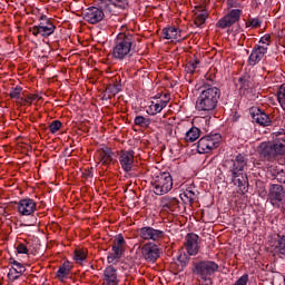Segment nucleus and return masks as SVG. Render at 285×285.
<instances>
[{"label": "nucleus", "instance_id": "obj_34", "mask_svg": "<svg viewBox=\"0 0 285 285\" xmlns=\"http://www.w3.org/2000/svg\"><path fill=\"white\" fill-rule=\"evenodd\" d=\"M134 124L136 126H140V128H148L150 126V119L144 117V116H137L134 119Z\"/></svg>", "mask_w": 285, "mask_h": 285}, {"label": "nucleus", "instance_id": "obj_14", "mask_svg": "<svg viewBox=\"0 0 285 285\" xmlns=\"http://www.w3.org/2000/svg\"><path fill=\"white\" fill-rule=\"evenodd\" d=\"M208 3L210 0H205L202 4L197 6L195 9V20L194 23L199 28L206 23V19H208Z\"/></svg>", "mask_w": 285, "mask_h": 285}, {"label": "nucleus", "instance_id": "obj_15", "mask_svg": "<svg viewBox=\"0 0 285 285\" xmlns=\"http://www.w3.org/2000/svg\"><path fill=\"white\" fill-rule=\"evenodd\" d=\"M119 164L125 173H130L132 166H135V151L134 150H122L119 156Z\"/></svg>", "mask_w": 285, "mask_h": 285}, {"label": "nucleus", "instance_id": "obj_26", "mask_svg": "<svg viewBox=\"0 0 285 285\" xmlns=\"http://www.w3.org/2000/svg\"><path fill=\"white\" fill-rule=\"evenodd\" d=\"M238 88H239V92L240 95H245V97L248 95V92H250V76H242L238 79V83H237Z\"/></svg>", "mask_w": 285, "mask_h": 285}, {"label": "nucleus", "instance_id": "obj_29", "mask_svg": "<svg viewBox=\"0 0 285 285\" xmlns=\"http://www.w3.org/2000/svg\"><path fill=\"white\" fill-rule=\"evenodd\" d=\"M199 135H202V131L197 127H191L185 136V140L193 144V141H197L199 139Z\"/></svg>", "mask_w": 285, "mask_h": 285}, {"label": "nucleus", "instance_id": "obj_44", "mask_svg": "<svg viewBox=\"0 0 285 285\" xmlns=\"http://www.w3.org/2000/svg\"><path fill=\"white\" fill-rule=\"evenodd\" d=\"M259 43L271 46V35H265L261 38Z\"/></svg>", "mask_w": 285, "mask_h": 285}, {"label": "nucleus", "instance_id": "obj_36", "mask_svg": "<svg viewBox=\"0 0 285 285\" xmlns=\"http://www.w3.org/2000/svg\"><path fill=\"white\" fill-rule=\"evenodd\" d=\"M86 257H87L86 250L83 249L75 250L73 259L75 262H77V264H82L83 262H86Z\"/></svg>", "mask_w": 285, "mask_h": 285}, {"label": "nucleus", "instance_id": "obj_16", "mask_svg": "<svg viewBox=\"0 0 285 285\" xmlns=\"http://www.w3.org/2000/svg\"><path fill=\"white\" fill-rule=\"evenodd\" d=\"M9 264H11L12 267L9 269L7 277L11 282H17V279H19V277L26 273V266L13 258H10Z\"/></svg>", "mask_w": 285, "mask_h": 285}, {"label": "nucleus", "instance_id": "obj_7", "mask_svg": "<svg viewBox=\"0 0 285 285\" xmlns=\"http://www.w3.org/2000/svg\"><path fill=\"white\" fill-rule=\"evenodd\" d=\"M57 27H55V23H52V20H50V18H48V16H41L39 18V24L38 26H33L30 29V32L35 36V37H50V35L55 33Z\"/></svg>", "mask_w": 285, "mask_h": 285}, {"label": "nucleus", "instance_id": "obj_42", "mask_svg": "<svg viewBox=\"0 0 285 285\" xmlns=\"http://www.w3.org/2000/svg\"><path fill=\"white\" fill-rule=\"evenodd\" d=\"M17 253H19L20 255H28V246H26L24 244H19L17 246Z\"/></svg>", "mask_w": 285, "mask_h": 285}, {"label": "nucleus", "instance_id": "obj_25", "mask_svg": "<svg viewBox=\"0 0 285 285\" xmlns=\"http://www.w3.org/2000/svg\"><path fill=\"white\" fill-rule=\"evenodd\" d=\"M164 39H171V41H178L181 39V30L177 29L176 27H168L163 30Z\"/></svg>", "mask_w": 285, "mask_h": 285}, {"label": "nucleus", "instance_id": "obj_49", "mask_svg": "<svg viewBox=\"0 0 285 285\" xmlns=\"http://www.w3.org/2000/svg\"><path fill=\"white\" fill-rule=\"evenodd\" d=\"M178 262L180 263L181 268H186L188 261H184V257L179 256Z\"/></svg>", "mask_w": 285, "mask_h": 285}, {"label": "nucleus", "instance_id": "obj_4", "mask_svg": "<svg viewBox=\"0 0 285 285\" xmlns=\"http://www.w3.org/2000/svg\"><path fill=\"white\" fill-rule=\"evenodd\" d=\"M261 155L265 159H275L277 155H285V136L278 135L273 142L261 145Z\"/></svg>", "mask_w": 285, "mask_h": 285}, {"label": "nucleus", "instance_id": "obj_41", "mask_svg": "<svg viewBox=\"0 0 285 285\" xmlns=\"http://www.w3.org/2000/svg\"><path fill=\"white\" fill-rule=\"evenodd\" d=\"M247 26H250L252 28H259V26H262V20H259V18L249 19Z\"/></svg>", "mask_w": 285, "mask_h": 285}, {"label": "nucleus", "instance_id": "obj_22", "mask_svg": "<svg viewBox=\"0 0 285 285\" xmlns=\"http://www.w3.org/2000/svg\"><path fill=\"white\" fill-rule=\"evenodd\" d=\"M266 56L265 47H254L248 58L249 66H257L262 59Z\"/></svg>", "mask_w": 285, "mask_h": 285}, {"label": "nucleus", "instance_id": "obj_31", "mask_svg": "<svg viewBox=\"0 0 285 285\" xmlns=\"http://www.w3.org/2000/svg\"><path fill=\"white\" fill-rule=\"evenodd\" d=\"M275 250L278 253V255H282V257H285V236H278L275 245Z\"/></svg>", "mask_w": 285, "mask_h": 285}, {"label": "nucleus", "instance_id": "obj_48", "mask_svg": "<svg viewBox=\"0 0 285 285\" xmlns=\"http://www.w3.org/2000/svg\"><path fill=\"white\" fill-rule=\"evenodd\" d=\"M199 285H213V279H198Z\"/></svg>", "mask_w": 285, "mask_h": 285}, {"label": "nucleus", "instance_id": "obj_45", "mask_svg": "<svg viewBox=\"0 0 285 285\" xmlns=\"http://www.w3.org/2000/svg\"><path fill=\"white\" fill-rule=\"evenodd\" d=\"M41 99V97L37 96V95H29L26 99H24V104H32V101H37Z\"/></svg>", "mask_w": 285, "mask_h": 285}, {"label": "nucleus", "instance_id": "obj_40", "mask_svg": "<svg viewBox=\"0 0 285 285\" xmlns=\"http://www.w3.org/2000/svg\"><path fill=\"white\" fill-rule=\"evenodd\" d=\"M61 128V121L59 120H53L50 125H49V130L52 135H55V132H58V130Z\"/></svg>", "mask_w": 285, "mask_h": 285}, {"label": "nucleus", "instance_id": "obj_13", "mask_svg": "<svg viewBox=\"0 0 285 285\" xmlns=\"http://www.w3.org/2000/svg\"><path fill=\"white\" fill-rule=\"evenodd\" d=\"M242 17V10L240 9H233L230 12H228L224 18H222L217 22L218 28H230V26H234V23H237L239 21V18Z\"/></svg>", "mask_w": 285, "mask_h": 285}, {"label": "nucleus", "instance_id": "obj_37", "mask_svg": "<svg viewBox=\"0 0 285 285\" xmlns=\"http://www.w3.org/2000/svg\"><path fill=\"white\" fill-rule=\"evenodd\" d=\"M120 91H121V85H117V83L109 85L106 89V92L112 96L119 95Z\"/></svg>", "mask_w": 285, "mask_h": 285}, {"label": "nucleus", "instance_id": "obj_5", "mask_svg": "<svg viewBox=\"0 0 285 285\" xmlns=\"http://www.w3.org/2000/svg\"><path fill=\"white\" fill-rule=\"evenodd\" d=\"M219 271V265L213 261H200L193 263L191 273L197 279H212L213 275Z\"/></svg>", "mask_w": 285, "mask_h": 285}, {"label": "nucleus", "instance_id": "obj_43", "mask_svg": "<svg viewBox=\"0 0 285 285\" xmlns=\"http://www.w3.org/2000/svg\"><path fill=\"white\" fill-rule=\"evenodd\" d=\"M227 6L229 8H239V6H242V0H227Z\"/></svg>", "mask_w": 285, "mask_h": 285}, {"label": "nucleus", "instance_id": "obj_28", "mask_svg": "<svg viewBox=\"0 0 285 285\" xmlns=\"http://www.w3.org/2000/svg\"><path fill=\"white\" fill-rule=\"evenodd\" d=\"M235 186H238V188H244L246 190V186H248V177L244 171H239L237 176H233Z\"/></svg>", "mask_w": 285, "mask_h": 285}, {"label": "nucleus", "instance_id": "obj_1", "mask_svg": "<svg viewBox=\"0 0 285 285\" xmlns=\"http://www.w3.org/2000/svg\"><path fill=\"white\" fill-rule=\"evenodd\" d=\"M219 97H222V90L217 87L205 83L196 100V110L199 112H213L219 104Z\"/></svg>", "mask_w": 285, "mask_h": 285}, {"label": "nucleus", "instance_id": "obj_20", "mask_svg": "<svg viewBox=\"0 0 285 285\" xmlns=\"http://www.w3.org/2000/svg\"><path fill=\"white\" fill-rule=\"evenodd\" d=\"M37 210V203L30 198L21 199L18 203V212L20 215H32Z\"/></svg>", "mask_w": 285, "mask_h": 285}, {"label": "nucleus", "instance_id": "obj_50", "mask_svg": "<svg viewBox=\"0 0 285 285\" xmlns=\"http://www.w3.org/2000/svg\"><path fill=\"white\" fill-rule=\"evenodd\" d=\"M256 48H265L266 52H268V45H257Z\"/></svg>", "mask_w": 285, "mask_h": 285}, {"label": "nucleus", "instance_id": "obj_10", "mask_svg": "<svg viewBox=\"0 0 285 285\" xmlns=\"http://www.w3.org/2000/svg\"><path fill=\"white\" fill-rule=\"evenodd\" d=\"M227 164H228L229 170L232 173V176L237 177V174L244 173L246 166H248V158H246L242 154H238L232 160H229Z\"/></svg>", "mask_w": 285, "mask_h": 285}, {"label": "nucleus", "instance_id": "obj_3", "mask_svg": "<svg viewBox=\"0 0 285 285\" xmlns=\"http://www.w3.org/2000/svg\"><path fill=\"white\" fill-rule=\"evenodd\" d=\"M111 12L112 6L105 2V0H100L99 7L87 8L82 13V18L85 21H87V23L95 24L104 21V17H106V14H110Z\"/></svg>", "mask_w": 285, "mask_h": 285}, {"label": "nucleus", "instance_id": "obj_11", "mask_svg": "<svg viewBox=\"0 0 285 285\" xmlns=\"http://www.w3.org/2000/svg\"><path fill=\"white\" fill-rule=\"evenodd\" d=\"M199 236L197 234H187L185 237V250L190 256L198 255L199 249L202 246H199Z\"/></svg>", "mask_w": 285, "mask_h": 285}, {"label": "nucleus", "instance_id": "obj_24", "mask_svg": "<svg viewBox=\"0 0 285 285\" xmlns=\"http://www.w3.org/2000/svg\"><path fill=\"white\" fill-rule=\"evenodd\" d=\"M98 155L102 166H110V164H112V157H115L112 149L108 147H102L98 150Z\"/></svg>", "mask_w": 285, "mask_h": 285}, {"label": "nucleus", "instance_id": "obj_33", "mask_svg": "<svg viewBox=\"0 0 285 285\" xmlns=\"http://www.w3.org/2000/svg\"><path fill=\"white\" fill-rule=\"evenodd\" d=\"M67 275H70V263H63L57 272V277H59V279H63Z\"/></svg>", "mask_w": 285, "mask_h": 285}, {"label": "nucleus", "instance_id": "obj_12", "mask_svg": "<svg viewBox=\"0 0 285 285\" xmlns=\"http://www.w3.org/2000/svg\"><path fill=\"white\" fill-rule=\"evenodd\" d=\"M139 237L145 240L159 242L164 238V230L155 229L150 226L142 227L138 230Z\"/></svg>", "mask_w": 285, "mask_h": 285}, {"label": "nucleus", "instance_id": "obj_38", "mask_svg": "<svg viewBox=\"0 0 285 285\" xmlns=\"http://www.w3.org/2000/svg\"><path fill=\"white\" fill-rule=\"evenodd\" d=\"M277 100L281 104V107L283 108V110H285V85H283L277 94Z\"/></svg>", "mask_w": 285, "mask_h": 285}, {"label": "nucleus", "instance_id": "obj_18", "mask_svg": "<svg viewBox=\"0 0 285 285\" xmlns=\"http://www.w3.org/2000/svg\"><path fill=\"white\" fill-rule=\"evenodd\" d=\"M102 285H119L117 269L112 266H107L102 274Z\"/></svg>", "mask_w": 285, "mask_h": 285}, {"label": "nucleus", "instance_id": "obj_17", "mask_svg": "<svg viewBox=\"0 0 285 285\" xmlns=\"http://www.w3.org/2000/svg\"><path fill=\"white\" fill-rule=\"evenodd\" d=\"M141 253L147 262H157V259H159V247L153 243L145 244L141 248Z\"/></svg>", "mask_w": 285, "mask_h": 285}, {"label": "nucleus", "instance_id": "obj_32", "mask_svg": "<svg viewBox=\"0 0 285 285\" xmlns=\"http://www.w3.org/2000/svg\"><path fill=\"white\" fill-rule=\"evenodd\" d=\"M111 248H118L121 250H126V239H124L122 235H117L115 237Z\"/></svg>", "mask_w": 285, "mask_h": 285}, {"label": "nucleus", "instance_id": "obj_6", "mask_svg": "<svg viewBox=\"0 0 285 285\" xmlns=\"http://www.w3.org/2000/svg\"><path fill=\"white\" fill-rule=\"evenodd\" d=\"M151 186L155 195H166L173 190V177L170 174L163 173L153 179Z\"/></svg>", "mask_w": 285, "mask_h": 285}, {"label": "nucleus", "instance_id": "obj_46", "mask_svg": "<svg viewBox=\"0 0 285 285\" xmlns=\"http://www.w3.org/2000/svg\"><path fill=\"white\" fill-rule=\"evenodd\" d=\"M275 179L278 180L279 184H285V174L284 171L277 173Z\"/></svg>", "mask_w": 285, "mask_h": 285}, {"label": "nucleus", "instance_id": "obj_30", "mask_svg": "<svg viewBox=\"0 0 285 285\" xmlns=\"http://www.w3.org/2000/svg\"><path fill=\"white\" fill-rule=\"evenodd\" d=\"M180 199L184 202V204H193V202L197 199V194L190 189H187L180 194Z\"/></svg>", "mask_w": 285, "mask_h": 285}, {"label": "nucleus", "instance_id": "obj_39", "mask_svg": "<svg viewBox=\"0 0 285 285\" xmlns=\"http://www.w3.org/2000/svg\"><path fill=\"white\" fill-rule=\"evenodd\" d=\"M23 88L17 86L16 88L11 89L9 96L11 99H19V97H21V92H22Z\"/></svg>", "mask_w": 285, "mask_h": 285}, {"label": "nucleus", "instance_id": "obj_47", "mask_svg": "<svg viewBox=\"0 0 285 285\" xmlns=\"http://www.w3.org/2000/svg\"><path fill=\"white\" fill-rule=\"evenodd\" d=\"M189 66L193 70H197V66H199V60L195 59L194 61L189 62Z\"/></svg>", "mask_w": 285, "mask_h": 285}, {"label": "nucleus", "instance_id": "obj_2", "mask_svg": "<svg viewBox=\"0 0 285 285\" xmlns=\"http://www.w3.org/2000/svg\"><path fill=\"white\" fill-rule=\"evenodd\" d=\"M136 46L137 42L132 33L120 32L115 40L112 57L115 59H119L120 61L124 59H128V57H132V52H135Z\"/></svg>", "mask_w": 285, "mask_h": 285}, {"label": "nucleus", "instance_id": "obj_23", "mask_svg": "<svg viewBox=\"0 0 285 285\" xmlns=\"http://www.w3.org/2000/svg\"><path fill=\"white\" fill-rule=\"evenodd\" d=\"M164 100H160L159 102H151L147 109V112L150 116L158 115V112H161L166 106H168V101H170V98L168 96H164Z\"/></svg>", "mask_w": 285, "mask_h": 285}, {"label": "nucleus", "instance_id": "obj_9", "mask_svg": "<svg viewBox=\"0 0 285 285\" xmlns=\"http://www.w3.org/2000/svg\"><path fill=\"white\" fill-rule=\"evenodd\" d=\"M268 199L274 208H282L285 204V190L282 185L274 184L269 187Z\"/></svg>", "mask_w": 285, "mask_h": 285}, {"label": "nucleus", "instance_id": "obj_8", "mask_svg": "<svg viewBox=\"0 0 285 285\" xmlns=\"http://www.w3.org/2000/svg\"><path fill=\"white\" fill-rule=\"evenodd\" d=\"M219 141H222V135L219 134L205 136L198 140L197 151L200 155L210 153V150L219 147Z\"/></svg>", "mask_w": 285, "mask_h": 285}, {"label": "nucleus", "instance_id": "obj_35", "mask_svg": "<svg viewBox=\"0 0 285 285\" xmlns=\"http://www.w3.org/2000/svg\"><path fill=\"white\" fill-rule=\"evenodd\" d=\"M108 6H111V12L112 8H121L122 10L128 8V0H108Z\"/></svg>", "mask_w": 285, "mask_h": 285}, {"label": "nucleus", "instance_id": "obj_27", "mask_svg": "<svg viewBox=\"0 0 285 285\" xmlns=\"http://www.w3.org/2000/svg\"><path fill=\"white\" fill-rule=\"evenodd\" d=\"M112 253L107 256L108 264H118L119 261L124 257L126 249H119L117 247H111Z\"/></svg>", "mask_w": 285, "mask_h": 285}, {"label": "nucleus", "instance_id": "obj_21", "mask_svg": "<svg viewBox=\"0 0 285 285\" xmlns=\"http://www.w3.org/2000/svg\"><path fill=\"white\" fill-rule=\"evenodd\" d=\"M160 206L163 207L164 210H168L169 213L179 212V200L175 197H163L160 200Z\"/></svg>", "mask_w": 285, "mask_h": 285}, {"label": "nucleus", "instance_id": "obj_51", "mask_svg": "<svg viewBox=\"0 0 285 285\" xmlns=\"http://www.w3.org/2000/svg\"><path fill=\"white\" fill-rule=\"evenodd\" d=\"M22 226H37V218H33L31 224H22Z\"/></svg>", "mask_w": 285, "mask_h": 285}, {"label": "nucleus", "instance_id": "obj_19", "mask_svg": "<svg viewBox=\"0 0 285 285\" xmlns=\"http://www.w3.org/2000/svg\"><path fill=\"white\" fill-rule=\"evenodd\" d=\"M252 119L259 124V126H268L271 124V117L264 110L255 107L250 110Z\"/></svg>", "mask_w": 285, "mask_h": 285}]
</instances>
